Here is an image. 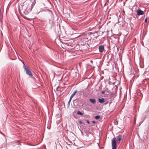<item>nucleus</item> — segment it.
Wrapping results in <instances>:
<instances>
[{"label":"nucleus","instance_id":"8","mask_svg":"<svg viewBox=\"0 0 149 149\" xmlns=\"http://www.w3.org/2000/svg\"><path fill=\"white\" fill-rule=\"evenodd\" d=\"M89 101L91 102L93 104H95L96 103V100L95 99H90Z\"/></svg>","mask_w":149,"mask_h":149},{"label":"nucleus","instance_id":"11","mask_svg":"<svg viewBox=\"0 0 149 149\" xmlns=\"http://www.w3.org/2000/svg\"><path fill=\"white\" fill-rule=\"evenodd\" d=\"M95 118L97 120L99 119L100 118V116L99 115L96 116L95 117Z\"/></svg>","mask_w":149,"mask_h":149},{"label":"nucleus","instance_id":"1","mask_svg":"<svg viewBox=\"0 0 149 149\" xmlns=\"http://www.w3.org/2000/svg\"><path fill=\"white\" fill-rule=\"evenodd\" d=\"M123 137L122 136L119 134L117 137L113 138L111 140V145L112 149H116L117 143L116 142V138H117V142L119 143Z\"/></svg>","mask_w":149,"mask_h":149},{"label":"nucleus","instance_id":"13","mask_svg":"<svg viewBox=\"0 0 149 149\" xmlns=\"http://www.w3.org/2000/svg\"><path fill=\"white\" fill-rule=\"evenodd\" d=\"M72 99H70V100L68 102V104H70V103L71 100Z\"/></svg>","mask_w":149,"mask_h":149},{"label":"nucleus","instance_id":"15","mask_svg":"<svg viewBox=\"0 0 149 149\" xmlns=\"http://www.w3.org/2000/svg\"><path fill=\"white\" fill-rule=\"evenodd\" d=\"M147 17H146L145 19V22L146 23L147 22Z\"/></svg>","mask_w":149,"mask_h":149},{"label":"nucleus","instance_id":"10","mask_svg":"<svg viewBox=\"0 0 149 149\" xmlns=\"http://www.w3.org/2000/svg\"><path fill=\"white\" fill-rule=\"evenodd\" d=\"M28 6L29 7H31V8L30 9V11H31L32 10V8L33 7V4H32L31 5H30L29 4H28Z\"/></svg>","mask_w":149,"mask_h":149},{"label":"nucleus","instance_id":"20","mask_svg":"<svg viewBox=\"0 0 149 149\" xmlns=\"http://www.w3.org/2000/svg\"><path fill=\"white\" fill-rule=\"evenodd\" d=\"M144 83H145V81H144V80H143V81H142V83H143V84H144Z\"/></svg>","mask_w":149,"mask_h":149},{"label":"nucleus","instance_id":"21","mask_svg":"<svg viewBox=\"0 0 149 149\" xmlns=\"http://www.w3.org/2000/svg\"><path fill=\"white\" fill-rule=\"evenodd\" d=\"M75 113H74H74H73V115H74V114H75Z\"/></svg>","mask_w":149,"mask_h":149},{"label":"nucleus","instance_id":"16","mask_svg":"<svg viewBox=\"0 0 149 149\" xmlns=\"http://www.w3.org/2000/svg\"><path fill=\"white\" fill-rule=\"evenodd\" d=\"M30 9L29 8H28V7L26 8V10H30Z\"/></svg>","mask_w":149,"mask_h":149},{"label":"nucleus","instance_id":"6","mask_svg":"<svg viewBox=\"0 0 149 149\" xmlns=\"http://www.w3.org/2000/svg\"><path fill=\"white\" fill-rule=\"evenodd\" d=\"M81 37V39L82 41L85 40L86 39H87V38H86V35H84L80 36Z\"/></svg>","mask_w":149,"mask_h":149},{"label":"nucleus","instance_id":"2","mask_svg":"<svg viewBox=\"0 0 149 149\" xmlns=\"http://www.w3.org/2000/svg\"><path fill=\"white\" fill-rule=\"evenodd\" d=\"M23 67L25 69V71H26V74L29 76L30 77H32L33 76L32 74L31 71L27 67V66L25 65L24 63L23 62Z\"/></svg>","mask_w":149,"mask_h":149},{"label":"nucleus","instance_id":"4","mask_svg":"<svg viewBox=\"0 0 149 149\" xmlns=\"http://www.w3.org/2000/svg\"><path fill=\"white\" fill-rule=\"evenodd\" d=\"M144 14V12L140 9H138L137 11V15H142Z\"/></svg>","mask_w":149,"mask_h":149},{"label":"nucleus","instance_id":"9","mask_svg":"<svg viewBox=\"0 0 149 149\" xmlns=\"http://www.w3.org/2000/svg\"><path fill=\"white\" fill-rule=\"evenodd\" d=\"M77 92V90H76L74 91L72 93V94L71 95L70 97V99H72V98L73 97V96Z\"/></svg>","mask_w":149,"mask_h":149},{"label":"nucleus","instance_id":"7","mask_svg":"<svg viewBox=\"0 0 149 149\" xmlns=\"http://www.w3.org/2000/svg\"><path fill=\"white\" fill-rule=\"evenodd\" d=\"M98 100L99 102L101 103H104L105 101V99L104 98H98Z\"/></svg>","mask_w":149,"mask_h":149},{"label":"nucleus","instance_id":"19","mask_svg":"<svg viewBox=\"0 0 149 149\" xmlns=\"http://www.w3.org/2000/svg\"><path fill=\"white\" fill-rule=\"evenodd\" d=\"M92 122L93 123H95V121H93Z\"/></svg>","mask_w":149,"mask_h":149},{"label":"nucleus","instance_id":"3","mask_svg":"<svg viewBox=\"0 0 149 149\" xmlns=\"http://www.w3.org/2000/svg\"><path fill=\"white\" fill-rule=\"evenodd\" d=\"M74 42V40L72 39H71L67 41V42L65 43L69 46H72Z\"/></svg>","mask_w":149,"mask_h":149},{"label":"nucleus","instance_id":"5","mask_svg":"<svg viewBox=\"0 0 149 149\" xmlns=\"http://www.w3.org/2000/svg\"><path fill=\"white\" fill-rule=\"evenodd\" d=\"M99 52L100 53H102L103 52L104 49V45H101L99 48Z\"/></svg>","mask_w":149,"mask_h":149},{"label":"nucleus","instance_id":"14","mask_svg":"<svg viewBox=\"0 0 149 149\" xmlns=\"http://www.w3.org/2000/svg\"><path fill=\"white\" fill-rule=\"evenodd\" d=\"M105 91H102V92H101V93L102 94H104L105 93Z\"/></svg>","mask_w":149,"mask_h":149},{"label":"nucleus","instance_id":"12","mask_svg":"<svg viewBox=\"0 0 149 149\" xmlns=\"http://www.w3.org/2000/svg\"><path fill=\"white\" fill-rule=\"evenodd\" d=\"M77 113L78 114H80L81 115H83V113H81V112L80 111H77V113Z\"/></svg>","mask_w":149,"mask_h":149},{"label":"nucleus","instance_id":"18","mask_svg":"<svg viewBox=\"0 0 149 149\" xmlns=\"http://www.w3.org/2000/svg\"><path fill=\"white\" fill-rule=\"evenodd\" d=\"M79 123H80V124H81V123H82V122H81V121H79Z\"/></svg>","mask_w":149,"mask_h":149},{"label":"nucleus","instance_id":"17","mask_svg":"<svg viewBox=\"0 0 149 149\" xmlns=\"http://www.w3.org/2000/svg\"><path fill=\"white\" fill-rule=\"evenodd\" d=\"M86 122H87V123L88 124H90V122H89V120H87V121H86Z\"/></svg>","mask_w":149,"mask_h":149}]
</instances>
